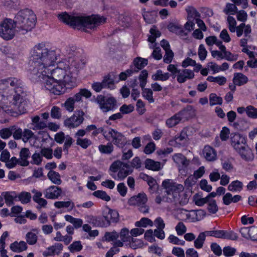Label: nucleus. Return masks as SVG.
Here are the masks:
<instances>
[{"label": "nucleus", "instance_id": "obj_54", "mask_svg": "<svg viewBox=\"0 0 257 257\" xmlns=\"http://www.w3.org/2000/svg\"><path fill=\"white\" fill-rule=\"evenodd\" d=\"M34 134L32 131L29 129L26 128L23 132L22 140L24 142H27L30 139L32 138Z\"/></svg>", "mask_w": 257, "mask_h": 257}, {"label": "nucleus", "instance_id": "obj_1", "mask_svg": "<svg viewBox=\"0 0 257 257\" xmlns=\"http://www.w3.org/2000/svg\"><path fill=\"white\" fill-rule=\"evenodd\" d=\"M59 55L56 49L49 48L42 42L32 49L29 61V77L31 81L41 82L55 95L65 93L66 85L68 87L75 86L77 76L84 65L79 59L71 62L63 61L53 69Z\"/></svg>", "mask_w": 257, "mask_h": 257}, {"label": "nucleus", "instance_id": "obj_41", "mask_svg": "<svg viewBox=\"0 0 257 257\" xmlns=\"http://www.w3.org/2000/svg\"><path fill=\"white\" fill-rule=\"evenodd\" d=\"M17 197L22 203L27 204L30 201L32 197L30 193L27 192H22L17 196Z\"/></svg>", "mask_w": 257, "mask_h": 257}, {"label": "nucleus", "instance_id": "obj_61", "mask_svg": "<svg viewBox=\"0 0 257 257\" xmlns=\"http://www.w3.org/2000/svg\"><path fill=\"white\" fill-rule=\"evenodd\" d=\"M237 55L232 54L229 51H227L224 54H223V59H225L228 61H235L237 59Z\"/></svg>", "mask_w": 257, "mask_h": 257}, {"label": "nucleus", "instance_id": "obj_64", "mask_svg": "<svg viewBox=\"0 0 257 257\" xmlns=\"http://www.w3.org/2000/svg\"><path fill=\"white\" fill-rule=\"evenodd\" d=\"M172 253L177 257H185L184 250L181 247H174Z\"/></svg>", "mask_w": 257, "mask_h": 257}, {"label": "nucleus", "instance_id": "obj_35", "mask_svg": "<svg viewBox=\"0 0 257 257\" xmlns=\"http://www.w3.org/2000/svg\"><path fill=\"white\" fill-rule=\"evenodd\" d=\"M209 104L210 106L215 105H221L222 104L223 100L222 97L217 96L214 93H211L209 96Z\"/></svg>", "mask_w": 257, "mask_h": 257}, {"label": "nucleus", "instance_id": "obj_3", "mask_svg": "<svg viewBox=\"0 0 257 257\" xmlns=\"http://www.w3.org/2000/svg\"><path fill=\"white\" fill-rule=\"evenodd\" d=\"M59 20L70 26L82 29L84 31L88 32L86 29H92L98 25L104 23L105 18L99 16L82 17L69 15L67 13H62L58 15Z\"/></svg>", "mask_w": 257, "mask_h": 257}, {"label": "nucleus", "instance_id": "obj_48", "mask_svg": "<svg viewBox=\"0 0 257 257\" xmlns=\"http://www.w3.org/2000/svg\"><path fill=\"white\" fill-rule=\"evenodd\" d=\"M246 114L252 118H257V108L252 105L246 107Z\"/></svg>", "mask_w": 257, "mask_h": 257}, {"label": "nucleus", "instance_id": "obj_27", "mask_svg": "<svg viewBox=\"0 0 257 257\" xmlns=\"http://www.w3.org/2000/svg\"><path fill=\"white\" fill-rule=\"evenodd\" d=\"M2 195L5 198V202L8 206H11L14 204V201L17 197V195L15 192H3Z\"/></svg>", "mask_w": 257, "mask_h": 257}, {"label": "nucleus", "instance_id": "obj_8", "mask_svg": "<svg viewBox=\"0 0 257 257\" xmlns=\"http://www.w3.org/2000/svg\"><path fill=\"white\" fill-rule=\"evenodd\" d=\"M15 28L14 20L6 19L0 24V36L7 40L13 39L15 34Z\"/></svg>", "mask_w": 257, "mask_h": 257}, {"label": "nucleus", "instance_id": "obj_43", "mask_svg": "<svg viewBox=\"0 0 257 257\" xmlns=\"http://www.w3.org/2000/svg\"><path fill=\"white\" fill-rule=\"evenodd\" d=\"M76 144L80 146L83 149H86L92 144V142L88 139H81L78 138L76 140Z\"/></svg>", "mask_w": 257, "mask_h": 257}, {"label": "nucleus", "instance_id": "obj_23", "mask_svg": "<svg viewBox=\"0 0 257 257\" xmlns=\"http://www.w3.org/2000/svg\"><path fill=\"white\" fill-rule=\"evenodd\" d=\"M203 154L205 158L208 161H213L216 159V153L215 150L209 146L204 147Z\"/></svg>", "mask_w": 257, "mask_h": 257}, {"label": "nucleus", "instance_id": "obj_60", "mask_svg": "<svg viewBox=\"0 0 257 257\" xmlns=\"http://www.w3.org/2000/svg\"><path fill=\"white\" fill-rule=\"evenodd\" d=\"M134 107L131 104H130V105L123 104L120 107L119 110L122 114H128V113H131L132 112H133L134 110Z\"/></svg>", "mask_w": 257, "mask_h": 257}, {"label": "nucleus", "instance_id": "obj_13", "mask_svg": "<svg viewBox=\"0 0 257 257\" xmlns=\"http://www.w3.org/2000/svg\"><path fill=\"white\" fill-rule=\"evenodd\" d=\"M62 190L61 188L52 185L44 191L45 197L47 199H56L62 194Z\"/></svg>", "mask_w": 257, "mask_h": 257}, {"label": "nucleus", "instance_id": "obj_28", "mask_svg": "<svg viewBox=\"0 0 257 257\" xmlns=\"http://www.w3.org/2000/svg\"><path fill=\"white\" fill-rule=\"evenodd\" d=\"M82 96L86 98H89L91 96V93L87 89H81L79 92L71 97L75 102H79L81 100Z\"/></svg>", "mask_w": 257, "mask_h": 257}, {"label": "nucleus", "instance_id": "obj_62", "mask_svg": "<svg viewBox=\"0 0 257 257\" xmlns=\"http://www.w3.org/2000/svg\"><path fill=\"white\" fill-rule=\"evenodd\" d=\"M75 101L71 97H69L66 100L64 103L66 109L70 112L74 110Z\"/></svg>", "mask_w": 257, "mask_h": 257}, {"label": "nucleus", "instance_id": "obj_45", "mask_svg": "<svg viewBox=\"0 0 257 257\" xmlns=\"http://www.w3.org/2000/svg\"><path fill=\"white\" fill-rule=\"evenodd\" d=\"M93 195L96 197L101 199L105 201L110 200V197L107 194L106 192L102 190L95 191L93 193Z\"/></svg>", "mask_w": 257, "mask_h": 257}, {"label": "nucleus", "instance_id": "obj_25", "mask_svg": "<svg viewBox=\"0 0 257 257\" xmlns=\"http://www.w3.org/2000/svg\"><path fill=\"white\" fill-rule=\"evenodd\" d=\"M232 81L235 85L241 86L246 84L248 79L245 75L241 73H234Z\"/></svg>", "mask_w": 257, "mask_h": 257}, {"label": "nucleus", "instance_id": "obj_19", "mask_svg": "<svg viewBox=\"0 0 257 257\" xmlns=\"http://www.w3.org/2000/svg\"><path fill=\"white\" fill-rule=\"evenodd\" d=\"M147 201V196L144 193H140L137 196L132 197L128 200V203L131 205H137L139 206L146 203Z\"/></svg>", "mask_w": 257, "mask_h": 257}, {"label": "nucleus", "instance_id": "obj_39", "mask_svg": "<svg viewBox=\"0 0 257 257\" xmlns=\"http://www.w3.org/2000/svg\"><path fill=\"white\" fill-rule=\"evenodd\" d=\"M207 80L209 82H216L219 85H223L226 82V78L224 76L213 77L209 76L207 77Z\"/></svg>", "mask_w": 257, "mask_h": 257}, {"label": "nucleus", "instance_id": "obj_42", "mask_svg": "<svg viewBox=\"0 0 257 257\" xmlns=\"http://www.w3.org/2000/svg\"><path fill=\"white\" fill-rule=\"evenodd\" d=\"M82 248L83 246L80 241H74L68 247L70 251L72 253L75 251H80L82 250Z\"/></svg>", "mask_w": 257, "mask_h": 257}, {"label": "nucleus", "instance_id": "obj_30", "mask_svg": "<svg viewBox=\"0 0 257 257\" xmlns=\"http://www.w3.org/2000/svg\"><path fill=\"white\" fill-rule=\"evenodd\" d=\"M48 178L55 184L59 185L62 183L61 176L58 172L50 170L47 175Z\"/></svg>", "mask_w": 257, "mask_h": 257}, {"label": "nucleus", "instance_id": "obj_11", "mask_svg": "<svg viewBox=\"0 0 257 257\" xmlns=\"http://www.w3.org/2000/svg\"><path fill=\"white\" fill-rule=\"evenodd\" d=\"M84 113L82 110H78L75 112L70 117L64 121V125L69 128H74L80 125L84 120Z\"/></svg>", "mask_w": 257, "mask_h": 257}, {"label": "nucleus", "instance_id": "obj_34", "mask_svg": "<svg viewBox=\"0 0 257 257\" xmlns=\"http://www.w3.org/2000/svg\"><path fill=\"white\" fill-rule=\"evenodd\" d=\"M15 125L11 126L9 127H6L0 130V137L3 139H9L13 134L15 130Z\"/></svg>", "mask_w": 257, "mask_h": 257}, {"label": "nucleus", "instance_id": "obj_4", "mask_svg": "<svg viewBox=\"0 0 257 257\" xmlns=\"http://www.w3.org/2000/svg\"><path fill=\"white\" fill-rule=\"evenodd\" d=\"M14 21L17 31L21 34H25L35 27L36 17L32 10L26 9L17 13Z\"/></svg>", "mask_w": 257, "mask_h": 257}, {"label": "nucleus", "instance_id": "obj_9", "mask_svg": "<svg viewBox=\"0 0 257 257\" xmlns=\"http://www.w3.org/2000/svg\"><path fill=\"white\" fill-rule=\"evenodd\" d=\"M193 201L195 204L199 206H202L205 204H207V209L210 213L215 214L218 210L215 200H207L206 198H203V197L196 194L193 197Z\"/></svg>", "mask_w": 257, "mask_h": 257}, {"label": "nucleus", "instance_id": "obj_15", "mask_svg": "<svg viewBox=\"0 0 257 257\" xmlns=\"http://www.w3.org/2000/svg\"><path fill=\"white\" fill-rule=\"evenodd\" d=\"M87 222L92 224L95 227H105L108 226L107 221L104 220L103 216H94L92 215H88L86 217Z\"/></svg>", "mask_w": 257, "mask_h": 257}, {"label": "nucleus", "instance_id": "obj_18", "mask_svg": "<svg viewBox=\"0 0 257 257\" xmlns=\"http://www.w3.org/2000/svg\"><path fill=\"white\" fill-rule=\"evenodd\" d=\"M185 111L186 110L184 109L176 113L170 118L167 119L166 121V125L168 127L171 128L178 124L181 120Z\"/></svg>", "mask_w": 257, "mask_h": 257}, {"label": "nucleus", "instance_id": "obj_32", "mask_svg": "<svg viewBox=\"0 0 257 257\" xmlns=\"http://www.w3.org/2000/svg\"><path fill=\"white\" fill-rule=\"evenodd\" d=\"M170 75L169 73H163L160 69L158 70L156 73L152 76V78L154 81L161 80L166 81L170 78Z\"/></svg>", "mask_w": 257, "mask_h": 257}, {"label": "nucleus", "instance_id": "obj_58", "mask_svg": "<svg viewBox=\"0 0 257 257\" xmlns=\"http://www.w3.org/2000/svg\"><path fill=\"white\" fill-rule=\"evenodd\" d=\"M223 254L226 257L233 256L235 252L236 249L230 246H225L223 249Z\"/></svg>", "mask_w": 257, "mask_h": 257}, {"label": "nucleus", "instance_id": "obj_5", "mask_svg": "<svg viewBox=\"0 0 257 257\" xmlns=\"http://www.w3.org/2000/svg\"><path fill=\"white\" fill-rule=\"evenodd\" d=\"M230 141L232 147L242 159L248 160L252 157L251 151L243 136L238 133L231 134Z\"/></svg>", "mask_w": 257, "mask_h": 257}, {"label": "nucleus", "instance_id": "obj_47", "mask_svg": "<svg viewBox=\"0 0 257 257\" xmlns=\"http://www.w3.org/2000/svg\"><path fill=\"white\" fill-rule=\"evenodd\" d=\"M63 245L62 243H55L54 245L50 246L48 248V249L51 251L53 254L55 253L59 254L62 250Z\"/></svg>", "mask_w": 257, "mask_h": 257}, {"label": "nucleus", "instance_id": "obj_52", "mask_svg": "<svg viewBox=\"0 0 257 257\" xmlns=\"http://www.w3.org/2000/svg\"><path fill=\"white\" fill-rule=\"evenodd\" d=\"M41 155L47 159H51L53 158V150L50 148H43L41 150Z\"/></svg>", "mask_w": 257, "mask_h": 257}, {"label": "nucleus", "instance_id": "obj_37", "mask_svg": "<svg viewBox=\"0 0 257 257\" xmlns=\"http://www.w3.org/2000/svg\"><path fill=\"white\" fill-rule=\"evenodd\" d=\"M54 206L57 208L70 207L72 209L74 207V203L71 201H57L54 203Z\"/></svg>", "mask_w": 257, "mask_h": 257}, {"label": "nucleus", "instance_id": "obj_22", "mask_svg": "<svg viewBox=\"0 0 257 257\" xmlns=\"http://www.w3.org/2000/svg\"><path fill=\"white\" fill-rule=\"evenodd\" d=\"M168 29L170 32L176 34L181 38H184L187 35V33L185 32L181 25L170 23L168 26Z\"/></svg>", "mask_w": 257, "mask_h": 257}, {"label": "nucleus", "instance_id": "obj_50", "mask_svg": "<svg viewBox=\"0 0 257 257\" xmlns=\"http://www.w3.org/2000/svg\"><path fill=\"white\" fill-rule=\"evenodd\" d=\"M147 184L149 186L150 192L152 193L155 192L158 188V185L156 180L152 177L148 180Z\"/></svg>", "mask_w": 257, "mask_h": 257}, {"label": "nucleus", "instance_id": "obj_7", "mask_svg": "<svg viewBox=\"0 0 257 257\" xmlns=\"http://www.w3.org/2000/svg\"><path fill=\"white\" fill-rule=\"evenodd\" d=\"M109 170L112 173H115L118 171L117 177L118 179L120 180H123L133 171V169L128 164L119 160L112 163L109 167Z\"/></svg>", "mask_w": 257, "mask_h": 257}, {"label": "nucleus", "instance_id": "obj_10", "mask_svg": "<svg viewBox=\"0 0 257 257\" xmlns=\"http://www.w3.org/2000/svg\"><path fill=\"white\" fill-rule=\"evenodd\" d=\"M95 101L99 104L101 110L104 112L113 109L116 104V100L114 98L109 97L106 99L101 95L97 97Z\"/></svg>", "mask_w": 257, "mask_h": 257}, {"label": "nucleus", "instance_id": "obj_51", "mask_svg": "<svg viewBox=\"0 0 257 257\" xmlns=\"http://www.w3.org/2000/svg\"><path fill=\"white\" fill-rule=\"evenodd\" d=\"M151 35L149 37L148 41L153 43L156 41V39L161 36L160 31L156 30L155 29L151 28L150 30Z\"/></svg>", "mask_w": 257, "mask_h": 257}, {"label": "nucleus", "instance_id": "obj_56", "mask_svg": "<svg viewBox=\"0 0 257 257\" xmlns=\"http://www.w3.org/2000/svg\"><path fill=\"white\" fill-rule=\"evenodd\" d=\"M237 235L236 233L231 230H224V239L235 240L237 239Z\"/></svg>", "mask_w": 257, "mask_h": 257}, {"label": "nucleus", "instance_id": "obj_17", "mask_svg": "<svg viewBox=\"0 0 257 257\" xmlns=\"http://www.w3.org/2000/svg\"><path fill=\"white\" fill-rule=\"evenodd\" d=\"M3 100L4 101L3 102L4 103L3 104L0 103V111L1 110H3L4 112L12 115H13L14 114H22V113H21L18 110H8L11 109L10 108H13L12 107V106L13 105V103L5 95L4 96V98Z\"/></svg>", "mask_w": 257, "mask_h": 257}, {"label": "nucleus", "instance_id": "obj_40", "mask_svg": "<svg viewBox=\"0 0 257 257\" xmlns=\"http://www.w3.org/2000/svg\"><path fill=\"white\" fill-rule=\"evenodd\" d=\"M142 95L150 103H153L155 101L153 97V91L151 89H143L142 90Z\"/></svg>", "mask_w": 257, "mask_h": 257}, {"label": "nucleus", "instance_id": "obj_59", "mask_svg": "<svg viewBox=\"0 0 257 257\" xmlns=\"http://www.w3.org/2000/svg\"><path fill=\"white\" fill-rule=\"evenodd\" d=\"M237 9L234 4H227L224 11L226 14L233 15L237 12Z\"/></svg>", "mask_w": 257, "mask_h": 257}, {"label": "nucleus", "instance_id": "obj_36", "mask_svg": "<svg viewBox=\"0 0 257 257\" xmlns=\"http://www.w3.org/2000/svg\"><path fill=\"white\" fill-rule=\"evenodd\" d=\"M243 187V184L241 182L236 180L232 181L228 186V190L232 192L240 191Z\"/></svg>", "mask_w": 257, "mask_h": 257}, {"label": "nucleus", "instance_id": "obj_6", "mask_svg": "<svg viewBox=\"0 0 257 257\" xmlns=\"http://www.w3.org/2000/svg\"><path fill=\"white\" fill-rule=\"evenodd\" d=\"M162 186L164 190L163 197H166L168 202L175 201L184 190L182 185L177 184L170 179L165 180L162 183Z\"/></svg>", "mask_w": 257, "mask_h": 257}, {"label": "nucleus", "instance_id": "obj_63", "mask_svg": "<svg viewBox=\"0 0 257 257\" xmlns=\"http://www.w3.org/2000/svg\"><path fill=\"white\" fill-rule=\"evenodd\" d=\"M174 57V53L173 51L170 50H168L165 51V54L164 56V62L165 63L169 64L171 62Z\"/></svg>", "mask_w": 257, "mask_h": 257}, {"label": "nucleus", "instance_id": "obj_14", "mask_svg": "<svg viewBox=\"0 0 257 257\" xmlns=\"http://www.w3.org/2000/svg\"><path fill=\"white\" fill-rule=\"evenodd\" d=\"M113 85V81L109 76L104 77L101 82H94L92 85V87L97 92H100L104 88H111Z\"/></svg>", "mask_w": 257, "mask_h": 257}, {"label": "nucleus", "instance_id": "obj_33", "mask_svg": "<svg viewBox=\"0 0 257 257\" xmlns=\"http://www.w3.org/2000/svg\"><path fill=\"white\" fill-rule=\"evenodd\" d=\"M148 64V60L141 57L136 58L134 61V65L136 70L139 71L143 68Z\"/></svg>", "mask_w": 257, "mask_h": 257}, {"label": "nucleus", "instance_id": "obj_38", "mask_svg": "<svg viewBox=\"0 0 257 257\" xmlns=\"http://www.w3.org/2000/svg\"><path fill=\"white\" fill-rule=\"evenodd\" d=\"M98 149L101 153L110 154L113 151V146L111 143H108L106 145H99Z\"/></svg>", "mask_w": 257, "mask_h": 257}, {"label": "nucleus", "instance_id": "obj_49", "mask_svg": "<svg viewBox=\"0 0 257 257\" xmlns=\"http://www.w3.org/2000/svg\"><path fill=\"white\" fill-rule=\"evenodd\" d=\"M188 139L187 131L185 128H183L180 132L179 136L175 137V141L176 142L180 143L182 142H185Z\"/></svg>", "mask_w": 257, "mask_h": 257}, {"label": "nucleus", "instance_id": "obj_46", "mask_svg": "<svg viewBox=\"0 0 257 257\" xmlns=\"http://www.w3.org/2000/svg\"><path fill=\"white\" fill-rule=\"evenodd\" d=\"M205 240L204 233H200L197 238L194 240V246L198 249L202 248Z\"/></svg>", "mask_w": 257, "mask_h": 257}, {"label": "nucleus", "instance_id": "obj_31", "mask_svg": "<svg viewBox=\"0 0 257 257\" xmlns=\"http://www.w3.org/2000/svg\"><path fill=\"white\" fill-rule=\"evenodd\" d=\"M37 229H34L32 231L28 232L26 235L27 243L30 245H34L36 243L38 240V236L35 232L37 231Z\"/></svg>", "mask_w": 257, "mask_h": 257}, {"label": "nucleus", "instance_id": "obj_55", "mask_svg": "<svg viewBox=\"0 0 257 257\" xmlns=\"http://www.w3.org/2000/svg\"><path fill=\"white\" fill-rule=\"evenodd\" d=\"M51 116L53 118L59 119L61 116L60 108L56 106H53L51 110Z\"/></svg>", "mask_w": 257, "mask_h": 257}, {"label": "nucleus", "instance_id": "obj_24", "mask_svg": "<svg viewBox=\"0 0 257 257\" xmlns=\"http://www.w3.org/2000/svg\"><path fill=\"white\" fill-rule=\"evenodd\" d=\"M31 153L29 149L26 148H22L20 152V156L21 160L20 161V165L22 166H27L29 162L27 159L30 157Z\"/></svg>", "mask_w": 257, "mask_h": 257}, {"label": "nucleus", "instance_id": "obj_53", "mask_svg": "<svg viewBox=\"0 0 257 257\" xmlns=\"http://www.w3.org/2000/svg\"><path fill=\"white\" fill-rule=\"evenodd\" d=\"M119 237V233L115 231L112 232H106L105 233L104 237L108 241L116 240Z\"/></svg>", "mask_w": 257, "mask_h": 257}, {"label": "nucleus", "instance_id": "obj_20", "mask_svg": "<svg viewBox=\"0 0 257 257\" xmlns=\"http://www.w3.org/2000/svg\"><path fill=\"white\" fill-rule=\"evenodd\" d=\"M104 220L108 223V226L111 223H116L119 221V214L115 210L109 209L107 214L104 216Z\"/></svg>", "mask_w": 257, "mask_h": 257}, {"label": "nucleus", "instance_id": "obj_12", "mask_svg": "<svg viewBox=\"0 0 257 257\" xmlns=\"http://www.w3.org/2000/svg\"><path fill=\"white\" fill-rule=\"evenodd\" d=\"M108 134L112 138V142L118 148H122L126 145V139L121 133L113 129L109 128Z\"/></svg>", "mask_w": 257, "mask_h": 257}, {"label": "nucleus", "instance_id": "obj_57", "mask_svg": "<svg viewBox=\"0 0 257 257\" xmlns=\"http://www.w3.org/2000/svg\"><path fill=\"white\" fill-rule=\"evenodd\" d=\"M175 230L178 235H182L186 232L187 228L183 222H179L176 226Z\"/></svg>", "mask_w": 257, "mask_h": 257}, {"label": "nucleus", "instance_id": "obj_26", "mask_svg": "<svg viewBox=\"0 0 257 257\" xmlns=\"http://www.w3.org/2000/svg\"><path fill=\"white\" fill-rule=\"evenodd\" d=\"M27 247V243L24 241H21L19 242L16 241L10 245L11 249L16 252H21L26 250Z\"/></svg>", "mask_w": 257, "mask_h": 257}, {"label": "nucleus", "instance_id": "obj_2", "mask_svg": "<svg viewBox=\"0 0 257 257\" xmlns=\"http://www.w3.org/2000/svg\"><path fill=\"white\" fill-rule=\"evenodd\" d=\"M4 95L12 101L13 108L24 113L26 111L27 102L25 98V88L23 82L17 78H9L0 80V103L4 104Z\"/></svg>", "mask_w": 257, "mask_h": 257}, {"label": "nucleus", "instance_id": "obj_16", "mask_svg": "<svg viewBox=\"0 0 257 257\" xmlns=\"http://www.w3.org/2000/svg\"><path fill=\"white\" fill-rule=\"evenodd\" d=\"M177 80L179 83H184L188 79H192L194 77V73L191 70L185 69L180 70L176 75Z\"/></svg>", "mask_w": 257, "mask_h": 257}, {"label": "nucleus", "instance_id": "obj_29", "mask_svg": "<svg viewBox=\"0 0 257 257\" xmlns=\"http://www.w3.org/2000/svg\"><path fill=\"white\" fill-rule=\"evenodd\" d=\"M145 167L153 171H159L161 169V163L150 159H147L145 161Z\"/></svg>", "mask_w": 257, "mask_h": 257}, {"label": "nucleus", "instance_id": "obj_44", "mask_svg": "<svg viewBox=\"0 0 257 257\" xmlns=\"http://www.w3.org/2000/svg\"><path fill=\"white\" fill-rule=\"evenodd\" d=\"M135 225L138 227H146L148 225L152 226L153 225V221L148 218H142L140 221H137L135 223Z\"/></svg>", "mask_w": 257, "mask_h": 257}, {"label": "nucleus", "instance_id": "obj_21", "mask_svg": "<svg viewBox=\"0 0 257 257\" xmlns=\"http://www.w3.org/2000/svg\"><path fill=\"white\" fill-rule=\"evenodd\" d=\"M173 160L179 167L184 169L189 164V161L182 154H176L173 156Z\"/></svg>", "mask_w": 257, "mask_h": 257}]
</instances>
